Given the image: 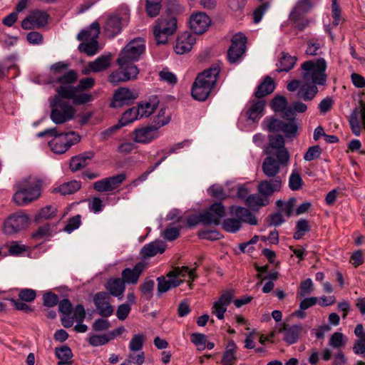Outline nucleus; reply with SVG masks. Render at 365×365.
I'll list each match as a JSON object with an SVG mask.
<instances>
[{
  "mask_svg": "<svg viewBox=\"0 0 365 365\" xmlns=\"http://www.w3.org/2000/svg\"><path fill=\"white\" fill-rule=\"evenodd\" d=\"M110 191L118 187L126 179L125 173H120L116 175L107 178Z\"/></svg>",
  "mask_w": 365,
  "mask_h": 365,
  "instance_id": "52",
  "label": "nucleus"
},
{
  "mask_svg": "<svg viewBox=\"0 0 365 365\" xmlns=\"http://www.w3.org/2000/svg\"><path fill=\"white\" fill-rule=\"evenodd\" d=\"M95 80L93 78H85L80 80L76 86L72 85L62 86L66 90H73V104L82 105L93 100V96L89 93H82L83 91L92 88Z\"/></svg>",
  "mask_w": 365,
  "mask_h": 365,
  "instance_id": "11",
  "label": "nucleus"
},
{
  "mask_svg": "<svg viewBox=\"0 0 365 365\" xmlns=\"http://www.w3.org/2000/svg\"><path fill=\"white\" fill-rule=\"evenodd\" d=\"M230 212L240 222H247L252 225L257 224V220L250 211L243 207L231 206Z\"/></svg>",
  "mask_w": 365,
  "mask_h": 365,
  "instance_id": "29",
  "label": "nucleus"
},
{
  "mask_svg": "<svg viewBox=\"0 0 365 365\" xmlns=\"http://www.w3.org/2000/svg\"><path fill=\"white\" fill-rule=\"evenodd\" d=\"M162 0H146L145 11L148 16H157L161 9Z\"/></svg>",
  "mask_w": 365,
  "mask_h": 365,
  "instance_id": "43",
  "label": "nucleus"
},
{
  "mask_svg": "<svg viewBox=\"0 0 365 365\" xmlns=\"http://www.w3.org/2000/svg\"><path fill=\"white\" fill-rule=\"evenodd\" d=\"M233 290L224 292L220 297L219 299L213 303V306L212 307V314H214L219 319H222L224 318V314L226 312L227 307L233 300Z\"/></svg>",
  "mask_w": 365,
  "mask_h": 365,
  "instance_id": "22",
  "label": "nucleus"
},
{
  "mask_svg": "<svg viewBox=\"0 0 365 365\" xmlns=\"http://www.w3.org/2000/svg\"><path fill=\"white\" fill-rule=\"evenodd\" d=\"M210 24L211 20L205 12L200 11L190 16V27L195 34L205 33L210 27Z\"/></svg>",
  "mask_w": 365,
  "mask_h": 365,
  "instance_id": "21",
  "label": "nucleus"
},
{
  "mask_svg": "<svg viewBox=\"0 0 365 365\" xmlns=\"http://www.w3.org/2000/svg\"><path fill=\"white\" fill-rule=\"evenodd\" d=\"M138 114L139 113L137 111L136 107H133L128 109L123 114L122 118L119 120V124L110 128L108 130H106V133H112L114 130L120 128V127L126 125L127 124L132 123L137 119H139Z\"/></svg>",
  "mask_w": 365,
  "mask_h": 365,
  "instance_id": "31",
  "label": "nucleus"
},
{
  "mask_svg": "<svg viewBox=\"0 0 365 365\" xmlns=\"http://www.w3.org/2000/svg\"><path fill=\"white\" fill-rule=\"evenodd\" d=\"M165 250V245L163 241H154L150 243L145 245L141 249V255L143 257H154L157 254L164 252Z\"/></svg>",
  "mask_w": 365,
  "mask_h": 365,
  "instance_id": "32",
  "label": "nucleus"
},
{
  "mask_svg": "<svg viewBox=\"0 0 365 365\" xmlns=\"http://www.w3.org/2000/svg\"><path fill=\"white\" fill-rule=\"evenodd\" d=\"M29 224V218L23 212H16L4 222V232L6 235H13L25 229Z\"/></svg>",
  "mask_w": 365,
  "mask_h": 365,
  "instance_id": "15",
  "label": "nucleus"
},
{
  "mask_svg": "<svg viewBox=\"0 0 365 365\" xmlns=\"http://www.w3.org/2000/svg\"><path fill=\"white\" fill-rule=\"evenodd\" d=\"M131 310L130 306L128 304H122L118 307L116 311V316L118 319L125 320L128 316Z\"/></svg>",
  "mask_w": 365,
  "mask_h": 365,
  "instance_id": "64",
  "label": "nucleus"
},
{
  "mask_svg": "<svg viewBox=\"0 0 365 365\" xmlns=\"http://www.w3.org/2000/svg\"><path fill=\"white\" fill-rule=\"evenodd\" d=\"M191 341L196 345L199 349H205L206 344V336L203 334L193 333L190 336Z\"/></svg>",
  "mask_w": 365,
  "mask_h": 365,
  "instance_id": "58",
  "label": "nucleus"
},
{
  "mask_svg": "<svg viewBox=\"0 0 365 365\" xmlns=\"http://www.w3.org/2000/svg\"><path fill=\"white\" fill-rule=\"evenodd\" d=\"M81 187V182L78 180H71L70 182H64L58 187H56L53 191L55 192H60L63 195H71Z\"/></svg>",
  "mask_w": 365,
  "mask_h": 365,
  "instance_id": "39",
  "label": "nucleus"
},
{
  "mask_svg": "<svg viewBox=\"0 0 365 365\" xmlns=\"http://www.w3.org/2000/svg\"><path fill=\"white\" fill-rule=\"evenodd\" d=\"M55 355L58 359V364H72L73 356L71 348L67 345L55 348Z\"/></svg>",
  "mask_w": 365,
  "mask_h": 365,
  "instance_id": "37",
  "label": "nucleus"
},
{
  "mask_svg": "<svg viewBox=\"0 0 365 365\" xmlns=\"http://www.w3.org/2000/svg\"><path fill=\"white\" fill-rule=\"evenodd\" d=\"M359 112L358 109L355 108L350 114L349 118V123L351 129L352 133L359 136L361 133V126L359 120Z\"/></svg>",
  "mask_w": 365,
  "mask_h": 365,
  "instance_id": "45",
  "label": "nucleus"
},
{
  "mask_svg": "<svg viewBox=\"0 0 365 365\" xmlns=\"http://www.w3.org/2000/svg\"><path fill=\"white\" fill-rule=\"evenodd\" d=\"M81 222V215H77L69 219L68 223L64 227V230L68 233H71L79 227Z\"/></svg>",
  "mask_w": 365,
  "mask_h": 365,
  "instance_id": "61",
  "label": "nucleus"
},
{
  "mask_svg": "<svg viewBox=\"0 0 365 365\" xmlns=\"http://www.w3.org/2000/svg\"><path fill=\"white\" fill-rule=\"evenodd\" d=\"M81 137L76 132L61 133L57 138H54L48 143L51 149L57 154L66 153L73 145L76 144Z\"/></svg>",
  "mask_w": 365,
  "mask_h": 365,
  "instance_id": "12",
  "label": "nucleus"
},
{
  "mask_svg": "<svg viewBox=\"0 0 365 365\" xmlns=\"http://www.w3.org/2000/svg\"><path fill=\"white\" fill-rule=\"evenodd\" d=\"M309 230L310 227L308 221L305 219H301L297 222L296 232L294 234V238L295 240H299Z\"/></svg>",
  "mask_w": 365,
  "mask_h": 365,
  "instance_id": "46",
  "label": "nucleus"
},
{
  "mask_svg": "<svg viewBox=\"0 0 365 365\" xmlns=\"http://www.w3.org/2000/svg\"><path fill=\"white\" fill-rule=\"evenodd\" d=\"M289 161H283L280 157L267 155L262 164V170L265 177L275 178L279 175L281 166H286Z\"/></svg>",
  "mask_w": 365,
  "mask_h": 365,
  "instance_id": "17",
  "label": "nucleus"
},
{
  "mask_svg": "<svg viewBox=\"0 0 365 365\" xmlns=\"http://www.w3.org/2000/svg\"><path fill=\"white\" fill-rule=\"evenodd\" d=\"M36 296V291L31 289H22L19 293V299L26 302H33Z\"/></svg>",
  "mask_w": 365,
  "mask_h": 365,
  "instance_id": "59",
  "label": "nucleus"
},
{
  "mask_svg": "<svg viewBox=\"0 0 365 365\" xmlns=\"http://www.w3.org/2000/svg\"><path fill=\"white\" fill-rule=\"evenodd\" d=\"M78 78V74L74 70H70L62 76L58 77L54 82L61 83L60 86L71 85Z\"/></svg>",
  "mask_w": 365,
  "mask_h": 365,
  "instance_id": "44",
  "label": "nucleus"
},
{
  "mask_svg": "<svg viewBox=\"0 0 365 365\" xmlns=\"http://www.w3.org/2000/svg\"><path fill=\"white\" fill-rule=\"evenodd\" d=\"M134 140L140 143H148L158 136V128L155 125L137 128L134 130Z\"/></svg>",
  "mask_w": 365,
  "mask_h": 365,
  "instance_id": "23",
  "label": "nucleus"
},
{
  "mask_svg": "<svg viewBox=\"0 0 365 365\" xmlns=\"http://www.w3.org/2000/svg\"><path fill=\"white\" fill-rule=\"evenodd\" d=\"M159 76L161 81H165L170 85H175L177 83L178 79L176 76L167 68L163 69L159 73Z\"/></svg>",
  "mask_w": 365,
  "mask_h": 365,
  "instance_id": "53",
  "label": "nucleus"
},
{
  "mask_svg": "<svg viewBox=\"0 0 365 365\" xmlns=\"http://www.w3.org/2000/svg\"><path fill=\"white\" fill-rule=\"evenodd\" d=\"M145 268V263L143 262L137 263L133 269L125 268L121 272V279L125 282V284H135Z\"/></svg>",
  "mask_w": 365,
  "mask_h": 365,
  "instance_id": "25",
  "label": "nucleus"
},
{
  "mask_svg": "<svg viewBox=\"0 0 365 365\" xmlns=\"http://www.w3.org/2000/svg\"><path fill=\"white\" fill-rule=\"evenodd\" d=\"M190 269L187 266L175 267L167 274L166 277L163 276L158 277V294H161L181 284L183 280L180 278L188 274Z\"/></svg>",
  "mask_w": 365,
  "mask_h": 365,
  "instance_id": "6",
  "label": "nucleus"
},
{
  "mask_svg": "<svg viewBox=\"0 0 365 365\" xmlns=\"http://www.w3.org/2000/svg\"><path fill=\"white\" fill-rule=\"evenodd\" d=\"M326 69L327 62L322 58L304 61L297 70L300 80L291 81L287 89L290 92L298 90L297 97L299 99L313 100L319 91L317 86H324L327 83Z\"/></svg>",
  "mask_w": 365,
  "mask_h": 365,
  "instance_id": "1",
  "label": "nucleus"
},
{
  "mask_svg": "<svg viewBox=\"0 0 365 365\" xmlns=\"http://www.w3.org/2000/svg\"><path fill=\"white\" fill-rule=\"evenodd\" d=\"M312 8L309 0H299L289 14V19H297L298 16H304Z\"/></svg>",
  "mask_w": 365,
  "mask_h": 365,
  "instance_id": "36",
  "label": "nucleus"
},
{
  "mask_svg": "<svg viewBox=\"0 0 365 365\" xmlns=\"http://www.w3.org/2000/svg\"><path fill=\"white\" fill-rule=\"evenodd\" d=\"M145 49V41L143 38H138L130 41L120 53L117 60L120 68L110 75L109 81L118 84L136 78L139 71L133 62L140 58Z\"/></svg>",
  "mask_w": 365,
  "mask_h": 365,
  "instance_id": "2",
  "label": "nucleus"
},
{
  "mask_svg": "<svg viewBox=\"0 0 365 365\" xmlns=\"http://www.w3.org/2000/svg\"><path fill=\"white\" fill-rule=\"evenodd\" d=\"M222 227L228 232L235 233L240 229L241 222L236 218H227L222 223Z\"/></svg>",
  "mask_w": 365,
  "mask_h": 365,
  "instance_id": "47",
  "label": "nucleus"
},
{
  "mask_svg": "<svg viewBox=\"0 0 365 365\" xmlns=\"http://www.w3.org/2000/svg\"><path fill=\"white\" fill-rule=\"evenodd\" d=\"M111 55H102L95 61L91 62V67L93 72H100L106 70L110 65Z\"/></svg>",
  "mask_w": 365,
  "mask_h": 365,
  "instance_id": "40",
  "label": "nucleus"
},
{
  "mask_svg": "<svg viewBox=\"0 0 365 365\" xmlns=\"http://www.w3.org/2000/svg\"><path fill=\"white\" fill-rule=\"evenodd\" d=\"M138 97V93L128 88H120L115 91L113 100L110 103L113 108H120L130 105Z\"/></svg>",
  "mask_w": 365,
  "mask_h": 365,
  "instance_id": "19",
  "label": "nucleus"
},
{
  "mask_svg": "<svg viewBox=\"0 0 365 365\" xmlns=\"http://www.w3.org/2000/svg\"><path fill=\"white\" fill-rule=\"evenodd\" d=\"M245 204L251 209H255L269 204V198L259 193L250 195L245 200Z\"/></svg>",
  "mask_w": 365,
  "mask_h": 365,
  "instance_id": "38",
  "label": "nucleus"
},
{
  "mask_svg": "<svg viewBox=\"0 0 365 365\" xmlns=\"http://www.w3.org/2000/svg\"><path fill=\"white\" fill-rule=\"evenodd\" d=\"M195 37L190 32H184L180 35L176 41L175 51L178 54H184L191 51L195 43Z\"/></svg>",
  "mask_w": 365,
  "mask_h": 365,
  "instance_id": "26",
  "label": "nucleus"
},
{
  "mask_svg": "<svg viewBox=\"0 0 365 365\" xmlns=\"http://www.w3.org/2000/svg\"><path fill=\"white\" fill-rule=\"evenodd\" d=\"M95 307L99 315L103 317H108L113 314L114 308L110 304V296L108 292H99L93 296Z\"/></svg>",
  "mask_w": 365,
  "mask_h": 365,
  "instance_id": "18",
  "label": "nucleus"
},
{
  "mask_svg": "<svg viewBox=\"0 0 365 365\" xmlns=\"http://www.w3.org/2000/svg\"><path fill=\"white\" fill-rule=\"evenodd\" d=\"M264 106L265 101L263 99L252 101L246 112L248 119L254 122L258 121L264 115Z\"/></svg>",
  "mask_w": 365,
  "mask_h": 365,
  "instance_id": "28",
  "label": "nucleus"
},
{
  "mask_svg": "<svg viewBox=\"0 0 365 365\" xmlns=\"http://www.w3.org/2000/svg\"><path fill=\"white\" fill-rule=\"evenodd\" d=\"M302 330L301 325L290 326L284 323L279 324V332L284 334V341L289 345L298 341Z\"/></svg>",
  "mask_w": 365,
  "mask_h": 365,
  "instance_id": "24",
  "label": "nucleus"
},
{
  "mask_svg": "<svg viewBox=\"0 0 365 365\" xmlns=\"http://www.w3.org/2000/svg\"><path fill=\"white\" fill-rule=\"evenodd\" d=\"M155 282L152 279H146L140 286V289L143 295L149 300L153 296V290L154 288Z\"/></svg>",
  "mask_w": 365,
  "mask_h": 365,
  "instance_id": "50",
  "label": "nucleus"
},
{
  "mask_svg": "<svg viewBox=\"0 0 365 365\" xmlns=\"http://www.w3.org/2000/svg\"><path fill=\"white\" fill-rule=\"evenodd\" d=\"M110 341L108 335H92L88 339V342L93 346H101L107 344Z\"/></svg>",
  "mask_w": 365,
  "mask_h": 365,
  "instance_id": "57",
  "label": "nucleus"
},
{
  "mask_svg": "<svg viewBox=\"0 0 365 365\" xmlns=\"http://www.w3.org/2000/svg\"><path fill=\"white\" fill-rule=\"evenodd\" d=\"M48 14L43 10H33L21 21V27L25 30L38 29L48 24Z\"/></svg>",
  "mask_w": 365,
  "mask_h": 365,
  "instance_id": "14",
  "label": "nucleus"
},
{
  "mask_svg": "<svg viewBox=\"0 0 365 365\" xmlns=\"http://www.w3.org/2000/svg\"><path fill=\"white\" fill-rule=\"evenodd\" d=\"M275 88V83L274 80L267 76L264 81L257 86V91L255 93L256 98L262 99L267 95L272 93Z\"/></svg>",
  "mask_w": 365,
  "mask_h": 365,
  "instance_id": "34",
  "label": "nucleus"
},
{
  "mask_svg": "<svg viewBox=\"0 0 365 365\" xmlns=\"http://www.w3.org/2000/svg\"><path fill=\"white\" fill-rule=\"evenodd\" d=\"M56 91V94L49 98L50 118L54 123L58 125L72 120L74 118L76 109L70 101H73V90H66L62 86H59Z\"/></svg>",
  "mask_w": 365,
  "mask_h": 365,
  "instance_id": "3",
  "label": "nucleus"
},
{
  "mask_svg": "<svg viewBox=\"0 0 365 365\" xmlns=\"http://www.w3.org/2000/svg\"><path fill=\"white\" fill-rule=\"evenodd\" d=\"M225 215V207L221 202H215L205 212L200 213L197 217V220L191 222L189 220L188 223L190 225H195L197 222H202L204 225H219L220 220Z\"/></svg>",
  "mask_w": 365,
  "mask_h": 365,
  "instance_id": "10",
  "label": "nucleus"
},
{
  "mask_svg": "<svg viewBox=\"0 0 365 365\" xmlns=\"http://www.w3.org/2000/svg\"><path fill=\"white\" fill-rule=\"evenodd\" d=\"M269 2L266 1L259 6L254 11L253 16V21L255 24H258L262 19V16L267 11V9L269 8Z\"/></svg>",
  "mask_w": 365,
  "mask_h": 365,
  "instance_id": "55",
  "label": "nucleus"
},
{
  "mask_svg": "<svg viewBox=\"0 0 365 365\" xmlns=\"http://www.w3.org/2000/svg\"><path fill=\"white\" fill-rule=\"evenodd\" d=\"M56 208L51 205L43 207L38 214V219H51L56 215Z\"/></svg>",
  "mask_w": 365,
  "mask_h": 365,
  "instance_id": "60",
  "label": "nucleus"
},
{
  "mask_svg": "<svg viewBox=\"0 0 365 365\" xmlns=\"http://www.w3.org/2000/svg\"><path fill=\"white\" fill-rule=\"evenodd\" d=\"M158 103L159 101L156 98L139 103L136 107L137 111L139 113V118L149 117L154 113Z\"/></svg>",
  "mask_w": 365,
  "mask_h": 365,
  "instance_id": "35",
  "label": "nucleus"
},
{
  "mask_svg": "<svg viewBox=\"0 0 365 365\" xmlns=\"http://www.w3.org/2000/svg\"><path fill=\"white\" fill-rule=\"evenodd\" d=\"M302 185V179L297 171L294 170L289 178V187L292 190H298Z\"/></svg>",
  "mask_w": 365,
  "mask_h": 365,
  "instance_id": "49",
  "label": "nucleus"
},
{
  "mask_svg": "<svg viewBox=\"0 0 365 365\" xmlns=\"http://www.w3.org/2000/svg\"><path fill=\"white\" fill-rule=\"evenodd\" d=\"M177 29V20L173 16H161L155 21L153 34L157 44H165L168 36L173 35Z\"/></svg>",
  "mask_w": 365,
  "mask_h": 365,
  "instance_id": "9",
  "label": "nucleus"
},
{
  "mask_svg": "<svg viewBox=\"0 0 365 365\" xmlns=\"http://www.w3.org/2000/svg\"><path fill=\"white\" fill-rule=\"evenodd\" d=\"M43 305L48 307H53L58 303V297L53 292H48L43 295Z\"/></svg>",
  "mask_w": 365,
  "mask_h": 365,
  "instance_id": "56",
  "label": "nucleus"
},
{
  "mask_svg": "<svg viewBox=\"0 0 365 365\" xmlns=\"http://www.w3.org/2000/svg\"><path fill=\"white\" fill-rule=\"evenodd\" d=\"M284 144V139L281 135H269L266 154L280 157L283 161H289V154Z\"/></svg>",
  "mask_w": 365,
  "mask_h": 365,
  "instance_id": "16",
  "label": "nucleus"
},
{
  "mask_svg": "<svg viewBox=\"0 0 365 365\" xmlns=\"http://www.w3.org/2000/svg\"><path fill=\"white\" fill-rule=\"evenodd\" d=\"M94 155V152L89 150L72 157L70 161L71 170L76 172L85 168L88 165L89 160L93 158Z\"/></svg>",
  "mask_w": 365,
  "mask_h": 365,
  "instance_id": "27",
  "label": "nucleus"
},
{
  "mask_svg": "<svg viewBox=\"0 0 365 365\" xmlns=\"http://www.w3.org/2000/svg\"><path fill=\"white\" fill-rule=\"evenodd\" d=\"M297 58L296 56H292L288 53L282 52L280 54L278 63L276 64V71L280 72H288L295 65Z\"/></svg>",
  "mask_w": 365,
  "mask_h": 365,
  "instance_id": "33",
  "label": "nucleus"
},
{
  "mask_svg": "<svg viewBox=\"0 0 365 365\" xmlns=\"http://www.w3.org/2000/svg\"><path fill=\"white\" fill-rule=\"evenodd\" d=\"M16 188L13 200L17 205L24 206L40 196L39 185L34 178H29L18 182Z\"/></svg>",
  "mask_w": 365,
  "mask_h": 365,
  "instance_id": "5",
  "label": "nucleus"
},
{
  "mask_svg": "<svg viewBox=\"0 0 365 365\" xmlns=\"http://www.w3.org/2000/svg\"><path fill=\"white\" fill-rule=\"evenodd\" d=\"M282 124V120L274 118H267L262 122V125H265L270 132L281 131Z\"/></svg>",
  "mask_w": 365,
  "mask_h": 365,
  "instance_id": "48",
  "label": "nucleus"
},
{
  "mask_svg": "<svg viewBox=\"0 0 365 365\" xmlns=\"http://www.w3.org/2000/svg\"><path fill=\"white\" fill-rule=\"evenodd\" d=\"M106 289L109 292L110 296L118 297L119 299L123 298L125 289V282L120 278H111L108 280L106 284Z\"/></svg>",
  "mask_w": 365,
  "mask_h": 365,
  "instance_id": "30",
  "label": "nucleus"
},
{
  "mask_svg": "<svg viewBox=\"0 0 365 365\" xmlns=\"http://www.w3.org/2000/svg\"><path fill=\"white\" fill-rule=\"evenodd\" d=\"M26 39L29 43L33 45H39L43 41V35L37 31L29 32L26 36Z\"/></svg>",
  "mask_w": 365,
  "mask_h": 365,
  "instance_id": "63",
  "label": "nucleus"
},
{
  "mask_svg": "<svg viewBox=\"0 0 365 365\" xmlns=\"http://www.w3.org/2000/svg\"><path fill=\"white\" fill-rule=\"evenodd\" d=\"M130 18V10L127 6H120L115 13L109 15L104 24L103 29L106 35L113 38L118 35L124 23H127Z\"/></svg>",
  "mask_w": 365,
  "mask_h": 365,
  "instance_id": "8",
  "label": "nucleus"
},
{
  "mask_svg": "<svg viewBox=\"0 0 365 365\" xmlns=\"http://www.w3.org/2000/svg\"><path fill=\"white\" fill-rule=\"evenodd\" d=\"M282 180L281 177L267 178L261 180L257 185V191L259 194L267 196L268 198L274 192L281 190Z\"/></svg>",
  "mask_w": 365,
  "mask_h": 365,
  "instance_id": "20",
  "label": "nucleus"
},
{
  "mask_svg": "<svg viewBox=\"0 0 365 365\" xmlns=\"http://www.w3.org/2000/svg\"><path fill=\"white\" fill-rule=\"evenodd\" d=\"M145 339V335L143 334H134L128 345L130 351L138 352L141 351Z\"/></svg>",
  "mask_w": 365,
  "mask_h": 365,
  "instance_id": "42",
  "label": "nucleus"
},
{
  "mask_svg": "<svg viewBox=\"0 0 365 365\" xmlns=\"http://www.w3.org/2000/svg\"><path fill=\"white\" fill-rule=\"evenodd\" d=\"M287 105V98L283 96H277L271 102V107L275 112L282 111Z\"/></svg>",
  "mask_w": 365,
  "mask_h": 365,
  "instance_id": "51",
  "label": "nucleus"
},
{
  "mask_svg": "<svg viewBox=\"0 0 365 365\" xmlns=\"http://www.w3.org/2000/svg\"><path fill=\"white\" fill-rule=\"evenodd\" d=\"M100 33V26L98 22H93L87 30L81 31L77 36L79 41H86L80 43L78 48L81 52L86 53L88 56H93L98 51L97 38Z\"/></svg>",
  "mask_w": 365,
  "mask_h": 365,
  "instance_id": "7",
  "label": "nucleus"
},
{
  "mask_svg": "<svg viewBox=\"0 0 365 365\" xmlns=\"http://www.w3.org/2000/svg\"><path fill=\"white\" fill-rule=\"evenodd\" d=\"M322 153V149L319 145H313L308 148L307 153L304 155L306 161H311L319 158Z\"/></svg>",
  "mask_w": 365,
  "mask_h": 365,
  "instance_id": "54",
  "label": "nucleus"
},
{
  "mask_svg": "<svg viewBox=\"0 0 365 365\" xmlns=\"http://www.w3.org/2000/svg\"><path fill=\"white\" fill-rule=\"evenodd\" d=\"M171 118L170 113L166 108H162L154 118V124L158 129L168 124Z\"/></svg>",
  "mask_w": 365,
  "mask_h": 365,
  "instance_id": "41",
  "label": "nucleus"
},
{
  "mask_svg": "<svg viewBox=\"0 0 365 365\" xmlns=\"http://www.w3.org/2000/svg\"><path fill=\"white\" fill-rule=\"evenodd\" d=\"M220 72V68L215 65L199 73L191 89L193 98L199 101H205L215 88Z\"/></svg>",
  "mask_w": 365,
  "mask_h": 365,
  "instance_id": "4",
  "label": "nucleus"
},
{
  "mask_svg": "<svg viewBox=\"0 0 365 365\" xmlns=\"http://www.w3.org/2000/svg\"><path fill=\"white\" fill-rule=\"evenodd\" d=\"M208 191L212 197L217 199H225L227 196L223 187L220 185H212L208 189Z\"/></svg>",
  "mask_w": 365,
  "mask_h": 365,
  "instance_id": "62",
  "label": "nucleus"
},
{
  "mask_svg": "<svg viewBox=\"0 0 365 365\" xmlns=\"http://www.w3.org/2000/svg\"><path fill=\"white\" fill-rule=\"evenodd\" d=\"M247 37L242 33L235 34L231 39V45L227 51L228 61L235 63L242 57L246 51Z\"/></svg>",
  "mask_w": 365,
  "mask_h": 365,
  "instance_id": "13",
  "label": "nucleus"
}]
</instances>
